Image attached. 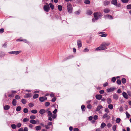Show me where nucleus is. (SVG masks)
<instances>
[{
  "instance_id": "28",
  "label": "nucleus",
  "mask_w": 131,
  "mask_h": 131,
  "mask_svg": "<svg viewBox=\"0 0 131 131\" xmlns=\"http://www.w3.org/2000/svg\"><path fill=\"white\" fill-rule=\"evenodd\" d=\"M30 122L32 124H35L36 123V121L35 120H31L30 121Z\"/></svg>"
},
{
  "instance_id": "23",
  "label": "nucleus",
  "mask_w": 131,
  "mask_h": 131,
  "mask_svg": "<svg viewBox=\"0 0 131 131\" xmlns=\"http://www.w3.org/2000/svg\"><path fill=\"white\" fill-rule=\"evenodd\" d=\"M92 13V12L90 10H87L86 12V14L89 15H91Z\"/></svg>"
},
{
  "instance_id": "10",
  "label": "nucleus",
  "mask_w": 131,
  "mask_h": 131,
  "mask_svg": "<svg viewBox=\"0 0 131 131\" xmlns=\"http://www.w3.org/2000/svg\"><path fill=\"white\" fill-rule=\"evenodd\" d=\"M103 107L101 105H99L97 107L95 111H98L100 110V109L102 108Z\"/></svg>"
},
{
  "instance_id": "60",
  "label": "nucleus",
  "mask_w": 131,
  "mask_h": 131,
  "mask_svg": "<svg viewBox=\"0 0 131 131\" xmlns=\"http://www.w3.org/2000/svg\"><path fill=\"white\" fill-rule=\"evenodd\" d=\"M92 106L91 105L89 104L87 106V107L89 109H91V108Z\"/></svg>"
},
{
  "instance_id": "29",
  "label": "nucleus",
  "mask_w": 131,
  "mask_h": 131,
  "mask_svg": "<svg viewBox=\"0 0 131 131\" xmlns=\"http://www.w3.org/2000/svg\"><path fill=\"white\" fill-rule=\"evenodd\" d=\"M81 108L83 111H84L85 110V107L84 105H82L81 106Z\"/></svg>"
},
{
  "instance_id": "17",
  "label": "nucleus",
  "mask_w": 131,
  "mask_h": 131,
  "mask_svg": "<svg viewBox=\"0 0 131 131\" xmlns=\"http://www.w3.org/2000/svg\"><path fill=\"white\" fill-rule=\"evenodd\" d=\"M46 112V110L45 111L44 109H41L39 111V113L41 114H43Z\"/></svg>"
},
{
  "instance_id": "52",
  "label": "nucleus",
  "mask_w": 131,
  "mask_h": 131,
  "mask_svg": "<svg viewBox=\"0 0 131 131\" xmlns=\"http://www.w3.org/2000/svg\"><path fill=\"white\" fill-rule=\"evenodd\" d=\"M56 97H54L51 100V101L53 102H54L56 100Z\"/></svg>"
},
{
  "instance_id": "9",
  "label": "nucleus",
  "mask_w": 131,
  "mask_h": 131,
  "mask_svg": "<svg viewBox=\"0 0 131 131\" xmlns=\"http://www.w3.org/2000/svg\"><path fill=\"white\" fill-rule=\"evenodd\" d=\"M104 17L105 18H108L110 19H112L113 18L112 16L111 15L109 14L105 16Z\"/></svg>"
},
{
  "instance_id": "45",
  "label": "nucleus",
  "mask_w": 131,
  "mask_h": 131,
  "mask_svg": "<svg viewBox=\"0 0 131 131\" xmlns=\"http://www.w3.org/2000/svg\"><path fill=\"white\" fill-rule=\"evenodd\" d=\"M50 103L49 102H46L45 104V106L46 107L50 105Z\"/></svg>"
},
{
  "instance_id": "31",
  "label": "nucleus",
  "mask_w": 131,
  "mask_h": 131,
  "mask_svg": "<svg viewBox=\"0 0 131 131\" xmlns=\"http://www.w3.org/2000/svg\"><path fill=\"white\" fill-rule=\"evenodd\" d=\"M49 5L50 6V7L52 9H54V6L52 3H50L49 4Z\"/></svg>"
},
{
  "instance_id": "19",
  "label": "nucleus",
  "mask_w": 131,
  "mask_h": 131,
  "mask_svg": "<svg viewBox=\"0 0 131 131\" xmlns=\"http://www.w3.org/2000/svg\"><path fill=\"white\" fill-rule=\"evenodd\" d=\"M31 97V94L27 93L24 96V97L25 98H28Z\"/></svg>"
},
{
  "instance_id": "1",
  "label": "nucleus",
  "mask_w": 131,
  "mask_h": 131,
  "mask_svg": "<svg viewBox=\"0 0 131 131\" xmlns=\"http://www.w3.org/2000/svg\"><path fill=\"white\" fill-rule=\"evenodd\" d=\"M110 44V43L109 42H103L101 44L100 47L95 49V51H98L99 50L106 49H107L106 47L109 46Z\"/></svg>"
},
{
  "instance_id": "51",
  "label": "nucleus",
  "mask_w": 131,
  "mask_h": 131,
  "mask_svg": "<svg viewBox=\"0 0 131 131\" xmlns=\"http://www.w3.org/2000/svg\"><path fill=\"white\" fill-rule=\"evenodd\" d=\"M107 126L108 128H110L112 126V125L110 123H107Z\"/></svg>"
},
{
  "instance_id": "53",
  "label": "nucleus",
  "mask_w": 131,
  "mask_h": 131,
  "mask_svg": "<svg viewBox=\"0 0 131 131\" xmlns=\"http://www.w3.org/2000/svg\"><path fill=\"white\" fill-rule=\"evenodd\" d=\"M116 80V79L115 78V77H113L111 81L113 82H115Z\"/></svg>"
},
{
  "instance_id": "34",
  "label": "nucleus",
  "mask_w": 131,
  "mask_h": 131,
  "mask_svg": "<svg viewBox=\"0 0 131 131\" xmlns=\"http://www.w3.org/2000/svg\"><path fill=\"white\" fill-rule=\"evenodd\" d=\"M58 7L59 11H61L62 10V7L61 5H59L58 6Z\"/></svg>"
},
{
  "instance_id": "8",
  "label": "nucleus",
  "mask_w": 131,
  "mask_h": 131,
  "mask_svg": "<svg viewBox=\"0 0 131 131\" xmlns=\"http://www.w3.org/2000/svg\"><path fill=\"white\" fill-rule=\"evenodd\" d=\"M49 108H48L46 110V112L47 113V116L48 117L51 116L52 115L51 112L50 111H49Z\"/></svg>"
},
{
  "instance_id": "2",
  "label": "nucleus",
  "mask_w": 131,
  "mask_h": 131,
  "mask_svg": "<svg viewBox=\"0 0 131 131\" xmlns=\"http://www.w3.org/2000/svg\"><path fill=\"white\" fill-rule=\"evenodd\" d=\"M94 17L96 20H98L102 16V14L101 13L96 12L93 14Z\"/></svg>"
},
{
  "instance_id": "13",
  "label": "nucleus",
  "mask_w": 131,
  "mask_h": 131,
  "mask_svg": "<svg viewBox=\"0 0 131 131\" xmlns=\"http://www.w3.org/2000/svg\"><path fill=\"white\" fill-rule=\"evenodd\" d=\"M102 95L100 94H97L95 96L96 99L98 100H101L102 98Z\"/></svg>"
},
{
  "instance_id": "33",
  "label": "nucleus",
  "mask_w": 131,
  "mask_h": 131,
  "mask_svg": "<svg viewBox=\"0 0 131 131\" xmlns=\"http://www.w3.org/2000/svg\"><path fill=\"white\" fill-rule=\"evenodd\" d=\"M39 96V95L38 94H35L34 95L33 98L34 99H36Z\"/></svg>"
},
{
  "instance_id": "7",
  "label": "nucleus",
  "mask_w": 131,
  "mask_h": 131,
  "mask_svg": "<svg viewBox=\"0 0 131 131\" xmlns=\"http://www.w3.org/2000/svg\"><path fill=\"white\" fill-rule=\"evenodd\" d=\"M47 99V98L45 96L40 97L39 98V100L41 102H43Z\"/></svg>"
},
{
  "instance_id": "59",
  "label": "nucleus",
  "mask_w": 131,
  "mask_h": 131,
  "mask_svg": "<svg viewBox=\"0 0 131 131\" xmlns=\"http://www.w3.org/2000/svg\"><path fill=\"white\" fill-rule=\"evenodd\" d=\"M15 98L16 99H20V97L18 95H16L15 97Z\"/></svg>"
},
{
  "instance_id": "42",
  "label": "nucleus",
  "mask_w": 131,
  "mask_h": 131,
  "mask_svg": "<svg viewBox=\"0 0 131 131\" xmlns=\"http://www.w3.org/2000/svg\"><path fill=\"white\" fill-rule=\"evenodd\" d=\"M84 3L86 4H89L90 3V2L89 0H85Z\"/></svg>"
},
{
  "instance_id": "50",
  "label": "nucleus",
  "mask_w": 131,
  "mask_h": 131,
  "mask_svg": "<svg viewBox=\"0 0 131 131\" xmlns=\"http://www.w3.org/2000/svg\"><path fill=\"white\" fill-rule=\"evenodd\" d=\"M29 120V119H27L26 118H25L23 119V122H25L27 121H28Z\"/></svg>"
},
{
  "instance_id": "14",
  "label": "nucleus",
  "mask_w": 131,
  "mask_h": 131,
  "mask_svg": "<svg viewBox=\"0 0 131 131\" xmlns=\"http://www.w3.org/2000/svg\"><path fill=\"white\" fill-rule=\"evenodd\" d=\"M103 4L104 6H106L110 4V1H105L103 2Z\"/></svg>"
},
{
  "instance_id": "43",
  "label": "nucleus",
  "mask_w": 131,
  "mask_h": 131,
  "mask_svg": "<svg viewBox=\"0 0 131 131\" xmlns=\"http://www.w3.org/2000/svg\"><path fill=\"white\" fill-rule=\"evenodd\" d=\"M51 116L52 118V119H54L56 118L57 116V115L54 114H52Z\"/></svg>"
},
{
  "instance_id": "61",
  "label": "nucleus",
  "mask_w": 131,
  "mask_h": 131,
  "mask_svg": "<svg viewBox=\"0 0 131 131\" xmlns=\"http://www.w3.org/2000/svg\"><path fill=\"white\" fill-rule=\"evenodd\" d=\"M45 128L47 129H49L50 128V126L47 125H45Z\"/></svg>"
},
{
  "instance_id": "3",
  "label": "nucleus",
  "mask_w": 131,
  "mask_h": 131,
  "mask_svg": "<svg viewBox=\"0 0 131 131\" xmlns=\"http://www.w3.org/2000/svg\"><path fill=\"white\" fill-rule=\"evenodd\" d=\"M111 3L117 7H119L121 6L120 3L117 4V0H112L111 1Z\"/></svg>"
},
{
  "instance_id": "37",
  "label": "nucleus",
  "mask_w": 131,
  "mask_h": 131,
  "mask_svg": "<svg viewBox=\"0 0 131 131\" xmlns=\"http://www.w3.org/2000/svg\"><path fill=\"white\" fill-rule=\"evenodd\" d=\"M37 112V111L36 110H33L31 111V112L33 114H36Z\"/></svg>"
},
{
  "instance_id": "26",
  "label": "nucleus",
  "mask_w": 131,
  "mask_h": 131,
  "mask_svg": "<svg viewBox=\"0 0 131 131\" xmlns=\"http://www.w3.org/2000/svg\"><path fill=\"white\" fill-rule=\"evenodd\" d=\"M35 128L36 130L38 131L41 130V127L40 126H38L36 127Z\"/></svg>"
},
{
  "instance_id": "46",
  "label": "nucleus",
  "mask_w": 131,
  "mask_h": 131,
  "mask_svg": "<svg viewBox=\"0 0 131 131\" xmlns=\"http://www.w3.org/2000/svg\"><path fill=\"white\" fill-rule=\"evenodd\" d=\"M126 115L127 117L128 118H129L130 116V114L128 113L127 111L126 112Z\"/></svg>"
},
{
  "instance_id": "49",
  "label": "nucleus",
  "mask_w": 131,
  "mask_h": 131,
  "mask_svg": "<svg viewBox=\"0 0 131 131\" xmlns=\"http://www.w3.org/2000/svg\"><path fill=\"white\" fill-rule=\"evenodd\" d=\"M126 7L128 9H131V4H129L127 5Z\"/></svg>"
},
{
  "instance_id": "20",
  "label": "nucleus",
  "mask_w": 131,
  "mask_h": 131,
  "mask_svg": "<svg viewBox=\"0 0 131 131\" xmlns=\"http://www.w3.org/2000/svg\"><path fill=\"white\" fill-rule=\"evenodd\" d=\"M17 102L16 101L15 99L13 100L12 102V104L14 106H15Z\"/></svg>"
},
{
  "instance_id": "25",
  "label": "nucleus",
  "mask_w": 131,
  "mask_h": 131,
  "mask_svg": "<svg viewBox=\"0 0 131 131\" xmlns=\"http://www.w3.org/2000/svg\"><path fill=\"white\" fill-rule=\"evenodd\" d=\"M106 125L105 123H102L101 125V127L102 128H104L106 126Z\"/></svg>"
},
{
  "instance_id": "56",
  "label": "nucleus",
  "mask_w": 131,
  "mask_h": 131,
  "mask_svg": "<svg viewBox=\"0 0 131 131\" xmlns=\"http://www.w3.org/2000/svg\"><path fill=\"white\" fill-rule=\"evenodd\" d=\"M21 124L20 123H19L17 125V127L18 128H19L21 127Z\"/></svg>"
},
{
  "instance_id": "57",
  "label": "nucleus",
  "mask_w": 131,
  "mask_h": 131,
  "mask_svg": "<svg viewBox=\"0 0 131 131\" xmlns=\"http://www.w3.org/2000/svg\"><path fill=\"white\" fill-rule=\"evenodd\" d=\"M129 0H121V1L124 3H127Z\"/></svg>"
},
{
  "instance_id": "6",
  "label": "nucleus",
  "mask_w": 131,
  "mask_h": 131,
  "mask_svg": "<svg viewBox=\"0 0 131 131\" xmlns=\"http://www.w3.org/2000/svg\"><path fill=\"white\" fill-rule=\"evenodd\" d=\"M21 52V51H12L9 52V53L11 54H18Z\"/></svg>"
},
{
  "instance_id": "12",
  "label": "nucleus",
  "mask_w": 131,
  "mask_h": 131,
  "mask_svg": "<svg viewBox=\"0 0 131 131\" xmlns=\"http://www.w3.org/2000/svg\"><path fill=\"white\" fill-rule=\"evenodd\" d=\"M107 117V119H109L110 118V116H108L107 114V113L105 114L103 116V118L104 119L105 118H106Z\"/></svg>"
},
{
  "instance_id": "62",
  "label": "nucleus",
  "mask_w": 131,
  "mask_h": 131,
  "mask_svg": "<svg viewBox=\"0 0 131 131\" xmlns=\"http://www.w3.org/2000/svg\"><path fill=\"white\" fill-rule=\"evenodd\" d=\"M105 112L108 113L109 112V110L108 108H106L105 109Z\"/></svg>"
},
{
  "instance_id": "58",
  "label": "nucleus",
  "mask_w": 131,
  "mask_h": 131,
  "mask_svg": "<svg viewBox=\"0 0 131 131\" xmlns=\"http://www.w3.org/2000/svg\"><path fill=\"white\" fill-rule=\"evenodd\" d=\"M98 118V116L96 115H95L93 117V119L95 120H96Z\"/></svg>"
},
{
  "instance_id": "64",
  "label": "nucleus",
  "mask_w": 131,
  "mask_h": 131,
  "mask_svg": "<svg viewBox=\"0 0 131 131\" xmlns=\"http://www.w3.org/2000/svg\"><path fill=\"white\" fill-rule=\"evenodd\" d=\"M104 93V91L103 90H102L99 91V93L100 94H102Z\"/></svg>"
},
{
  "instance_id": "11",
  "label": "nucleus",
  "mask_w": 131,
  "mask_h": 131,
  "mask_svg": "<svg viewBox=\"0 0 131 131\" xmlns=\"http://www.w3.org/2000/svg\"><path fill=\"white\" fill-rule=\"evenodd\" d=\"M122 95L126 99H128V96L126 92H123L122 93Z\"/></svg>"
},
{
  "instance_id": "36",
  "label": "nucleus",
  "mask_w": 131,
  "mask_h": 131,
  "mask_svg": "<svg viewBox=\"0 0 131 131\" xmlns=\"http://www.w3.org/2000/svg\"><path fill=\"white\" fill-rule=\"evenodd\" d=\"M122 82L123 84L125 83L126 82V80L125 78H123L122 80Z\"/></svg>"
},
{
  "instance_id": "40",
  "label": "nucleus",
  "mask_w": 131,
  "mask_h": 131,
  "mask_svg": "<svg viewBox=\"0 0 131 131\" xmlns=\"http://www.w3.org/2000/svg\"><path fill=\"white\" fill-rule=\"evenodd\" d=\"M22 103L24 104H25L26 103V100L25 99H23L21 100Z\"/></svg>"
},
{
  "instance_id": "47",
  "label": "nucleus",
  "mask_w": 131,
  "mask_h": 131,
  "mask_svg": "<svg viewBox=\"0 0 131 131\" xmlns=\"http://www.w3.org/2000/svg\"><path fill=\"white\" fill-rule=\"evenodd\" d=\"M23 112L25 113H27L28 112V110L26 108H25L24 109Z\"/></svg>"
},
{
  "instance_id": "30",
  "label": "nucleus",
  "mask_w": 131,
  "mask_h": 131,
  "mask_svg": "<svg viewBox=\"0 0 131 131\" xmlns=\"http://www.w3.org/2000/svg\"><path fill=\"white\" fill-rule=\"evenodd\" d=\"M11 127L13 129H15L16 128V125L14 124L11 125Z\"/></svg>"
},
{
  "instance_id": "35",
  "label": "nucleus",
  "mask_w": 131,
  "mask_h": 131,
  "mask_svg": "<svg viewBox=\"0 0 131 131\" xmlns=\"http://www.w3.org/2000/svg\"><path fill=\"white\" fill-rule=\"evenodd\" d=\"M5 55V53L2 51H0V57H3Z\"/></svg>"
},
{
  "instance_id": "21",
  "label": "nucleus",
  "mask_w": 131,
  "mask_h": 131,
  "mask_svg": "<svg viewBox=\"0 0 131 131\" xmlns=\"http://www.w3.org/2000/svg\"><path fill=\"white\" fill-rule=\"evenodd\" d=\"M73 57H74V56H73L70 55V56H69L68 57L65 58L64 59V61L66 60H67L70 59Z\"/></svg>"
},
{
  "instance_id": "41",
  "label": "nucleus",
  "mask_w": 131,
  "mask_h": 131,
  "mask_svg": "<svg viewBox=\"0 0 131 131\" xmlns=\"http://www.w3.org/2000/svg\"><path fill=\"white\" fill-rule=\"evenodd\" d=\"M121 121V119L119 118H117L116 119V122L117 123H119Z\"/></svg>"
},
{
  "instance_id": "55",
  "label": "nucleus",
  "mask_w": 131,
  "mask_h": 131,
  "mask_svg": "<svg viewBox=\"0 0 131 131\" xmlns=\"http://www.w3.org/2000/svg\"><path fill=\"white\" fill-rule=\"evenodd\" d=\"M107 35V34H102L100 35V36L102 37H106Z\"/></svg>"
},
{
  "instance_id": "48",
  "label": "nucleus",
  "mask_w": 131,
  "mask_h": 131,
  "mask_svg": "<svg viewBox=\"0 0 131 131\" xmlns=\"http://www.w3.org/2000/svg\"><path fill=\"white\" fill-rule=\"evenodd\" d=\"M121 80L119 79L117 80L116 81L117 83L119 85H120L121 84Z\"/></svg>"
},
{
  "instance_id": "16",
  "label": "nucleus",
  "mask_w": 131,
  "mask_h": 131,
  "mask_svg": "<svg viewBox=\"0 0 131 131\" xmlns=\"http://www.w3.org/2000/svg\"><path fill=\"white\" fill-rule=\"evenodd\" d=\"M115 89V88H109L107 89V91L108 92H110L113 91Z\"/></svg>"
},
{
  "instance_id": "18",
  "label": "nucleus",
  "mask_w": 131,
  "mask_h": 131,
  "mask_svg": "<svg viewBox=\"0 0 131 131\" xmlns=\"http://www.w3.org/2000/svg\"><path fill=\"white\" fill-rule=\"evenodd\" d=\"M10 108V106L8 105H6L4 106V110H7Z\"/></svg>"
},
{
  "instance_id": "4",
  "label": "nucleus",
  "mask_w": 131,
  "mask_h": 131,
  "mask_svg": "<svg viewBox=\"0 0 131 131\" xmlns=\"http://www.w3.org/2000/svg\"><path fill=\"white\" fill-rule=\"evenodd\" d=\"M67 6L68 12L70 13H72V8L71 4L68 3Z\"/></svg>"
},
{
  "instance_id": "5",
  "label": "nucleus",
  "mask_w": 131,
  "mask_h": 131,
  "mask_svg": "<svg viewBox=\"0 0 131 131\" xmlns=\"http://www.w3.org/2000/svg\"><path fill=\"white\" fill-rule=\"evenodd\" d=\"M46 5H45L43 7L44 10L47 12H48L50 9V7L49 5L47 3H46Z\"/></svg>"
},
{
  "instance_id": "63",
  "label": "nucleus",
  "mask_w": 131,
  "mask_h": 131,
  "mask_svg": "<svg viewBox=\"0 0 131 131\" xmlns=\"http://www.w3.org/2000/svg\"><path fill=\"white\" fill-rule=\"evenodd\" d=\"M75 14L79 15L80 13V10H78L77 11H76L75 12Z\"/></svg>"
},
{
  "instance_id": "32",
  "label": "nucleus",
  "mask_w": 131,
  "mask_h": 131,
  "mask_svg": "<svg viewBox=\"0 0 131 131\" xmlns=\"http://www.w3.org/2000/svg\"><path fill=\"white\" fill-rule=\"evenodd\" d=\"M108 108L110 110H112L113 108V105L112 104H109L108 105Z\"/></svg>"
},
{
  "instance_id": "27",
  "label": "nucleus",
  "mask_w": 131,
  "mask_h": 131,
  "mask_svg": "<svg viewBox=\"0 0 131 131\" xmlns=\"http://www.w3.org/2000/svg\"><path fill=\"white\" fill-rule=\"evenodd\" d=\"M107 102L108 104H110L112 102V100L110 98L107 99Z\"/></svg>"
},
{
  "instance_id": "54",
  "label": "nucleus",
  "mask_w": 131,
  "mask_h": 131,
  "mask_svg": "<svg viewBox=\"0 0 131 131\" xmlns=\"http://www.w3.org/2000/svg\"><path fill=\"white\" fill-rule=\"evenodd\" d=\"M29 106L30 107H32L34 106V105L32 103H30L29 104Z\"/></svg>"
},
{
  "instance_id": "44",
  "label": "nucleus",
  "mask_w": 131,
  "mask_h": 131,
  "mask_svg": "<svg viewBox=\"0 0 131 131\" xmlns=\"http://www.w3.org/2000/svg\"><path fill=\"white\" fill-rule=\"evenodd\" d=\"M117 126V125H114L112 129L114 131H115L116 130Z\"/></svg>"
},
{
  "instance_id": "15",
  "label": "nucleus",
  "mask_w": 131,
  "mask_h": 131,
  "mask_svg": "<svg viewBox=\"0 0 131 131\" xmlns=\"http://www.w3.org/2000/svg\"><path fill=\"white\" fill-rule=\"evenodd\" d=\"M77 43L78 47H81L82 46V43L80 40H78L77 41Z\"/></svg>"
},
{
  "instance_id": "24",
  "label": "nucleus",
  "mask_w": 131,
  "mask_h": 131,
  "mask_svg": "<svg viewBox=\"0 0 131 131\" xmlns=\"http://www.w3.org/2000/svg\"><path fill=\"white\" fill-rule=\"evenodd\" d=\"M113 97L115 100H117L118 99V96L117 94H115L113 95Z\"/></svg>"
},
{
  "instance_id": "38",
  "label": "nucleus",
  "mask_w": 131,
  "mask_h": 131,
  "mask_svg": "<svg viewBox=\"0 0 131 131\" xmlns=\"http://www.w3.org/2000/svg\"><path fill=\"white\" fill-rule=\"evenodd\" d=\"M21 110V107L20 106H18L16 109V111H17L18 112L20 111Z\"/></svg>"
},
{
  "instance_id": "39",
  "label": "nucleus",
  "mask_w": 131,
  "mask_h": 131,
  "mask_svg": "<svg viewBox=\"0 0 131 131\" xmlns=\"http://www.w3.org/2000/svg\"><path fill=\"white\" fill-rule=\"evenodd\" d=\"M36 118V116L33 115H31L30 117V119H35Z\"/></svg>"
},
{
  "instance_id": "22",
  "label": "nucleus",
  "mask_w": 131,
  "mask_h": 131,
  "mask_svg": "<svg viewBox=\"0 0 131 131\" xmlns=\"http://www.w3.org/2000/svg\"><path fill=\"white\" fill-rule=\"evenodd\" d=\"M103 11L105 13H108L110 12V10L108 8H106L104 9Z\"/></svg>"
}]
</instances>
